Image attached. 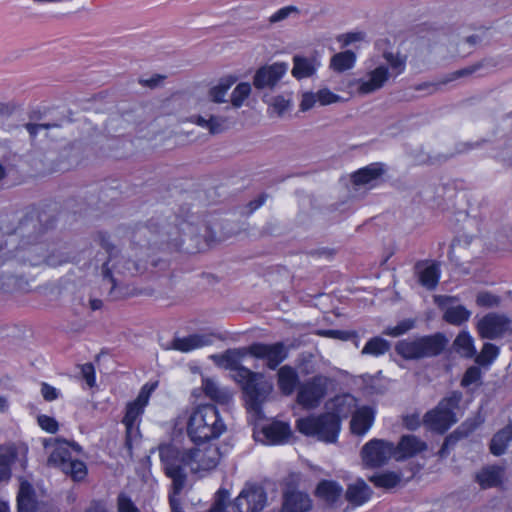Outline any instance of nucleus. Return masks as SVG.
Here are the masks:
<instances>
[{
  "label": "nucleus",
  "mask_w": 512,
  "mask_h": 512,
  "mask_svg": "<svg viewBox=\"0 0 512 512\" xmlns=\"http://www.w3.org/2000/svg\"><path fill=\"white\" fill-rule=\"evenodd\" d=\"M235 82L236 78L232 76L222 78L217 85L210 88L209 97L215 103L225 102V96Z\"/></svg>",
  "instance_id": "40"
},
{
  "label": "nucleus",
  "mask_w": 512,
  "mask_h": 512,
  "mask_svg": "<svg viewBox=\"0 0 512 512\" xmlns=\"http://www.w3.org/2000/svg\"><path fill=\"white\" fill-rule=\"evenodd\" d=\"M81 374L89 387L96 383L95 368L92 363H85L81 366Z\"/></svg>",
  "instance_id": "56"
},
{
  "label": "nucleus",
  "mask_w": 512,
  "mask_h": 512,
  "mask_svg": "<svg viewBox=\"0 0 512 512\" xmlns=\"http://www.w3.org/2000/svg\"><path fill=\"white\" fill-rule=\"evenodd\" d=\"M356 61V55L351 50L335 54L330 61V67L336 72H344L351 69Z\"/></svg>",
  "instance_id": "37"
},
{
  "label": "nucleus",
  "mask_w": 512,
  "mask_h": 512,
  "mask_svg": "<svg viewBox=\"0 0 512 512\" xmlns=\"http://www.w3.org/2000/svg\"><path fill=\"white\" fill-rule=\"evenodd\" d=\"M148 403V394L145 393L144 388L141 390L137 399L127 405L126 413L123 418V423L126 426L127 433L137 424L138 419L144 412V408Z\"/></svg>",
  "instance_id": "28"
},
{
  "label": "nucleus",
  "mask_w": 512,
  "mask_h": 512,
  "mask_svg": "<svg viewBox=\"0 0 512 512\" xmlns=\"http://www.w3.org/2000/svg\"><path fill=\"white\" fill-rule=\"evenodd\" d=\"M370 481L376 486L385 489H391L396 487L400 481L401 476L395 472H383L373 475Z\"/></svg>",
  "instance_id": "42"
},
{
  "label": "nucleus",
  "mask_w": 512,
  "mask_h": 512,
  "mask_svg": "<svg viewBox=\"0 0 512 512\" xmlns=\"http://www.w3.org/2000/svg\"><path fill=\"white\" fill-rule=\"evenodd\" d=\"M499 352L496 345L485 343L480 354L476 356V362L480 365H489L498 357Z\"/></svg>",
  "instance_id": "44"
},
{
  "label": "nucleus",
  "mask_w": 512,
  "mask_h": 512,
  "mask_svg": "<svg viewBox=\"0 0 512 512\" xmlns=\"http://www.w3.org/2000/svg\"><path fill=\"white\" fill-rule=\"evenodd\" d=\"M458 438L455 437L454 435H449L448 437L445 438L443 444H442V447L439 451V455L441 457H444L448 454V450L451 446L455 445L456 442H457Z\"/></svg>",
  "instance_id": "62"
},
{
  "label": "nucleus",
  "mask_w": 512,
  "mask_h": 512,
  "mask_svg": "<svg viewBox=\"0 0 512 512\" xmlns=\"http://www.w3.org/2000/svg\"><path fill=\"white\" fill-rule=\"evenodd\" d=\"M45 448L53 447L48 458V463L59 468L69 475L74 481H81L87 475V467L84 462L72 459L69 450V441L62 438H47L43 440Z\"/></svg>",
  "instance_id": "8"
},
{
  "label": "nucleus",
  "mask_w": 512,
  "mask_h": 512,
  "mask_svg": "<svg viewBox=\"0 0 512 512\" xmlns=\"http://www.w3.org/2000/svg\"><path fill=\"white\" fill-rule=\"evenodd\" d=\"M403 424L409 430H416L420 426L418 414H410L403 417Z\"/></svg>",
  "instance_id": "61"
},
{
  "label": "nucleus",
  "mask_w": 512,
  "mask_h": 512,
  "mask_svg": "<svg viewBox=\"0 0 512 512\" xmlns=\"http://www.w3.org/2000/svg\"><path fill=\"white\" fill-rule=\"evenodd\" d=\"M185 489L186 487L176 489L175 485H170L168 498L171 512H184L180 496Z\"/></svg>",
  "instance_id": "46"
},
{
  "label": "nucleus",
  "mask_w": 512,
  "mask_h": 512,
  "mask_svg": "<svg viewBox=\"0 0 512 512\" xmlns=\"http://www.w3.org/2000/svg\"><path fill=\"white\" fill-rule=\"evenodd\" d=\"M214 333H195L186 337H176L171 342L170 348L187 353L195 349L210 346L216 339Z\"/></svg>",
  "instance_id": "20"
},
{
  "label": "nucleus",
  "mask_w": 512,
  "mask_h": 512,
  "mask_svg": "<svg viewBox=\"0 0 512 512\" xmlns=\"http://www.w3.org/2000/svg\"><path fill=\"white\" fill-rule=\"evenodd\" d=\"M480 378H481L480 368L477 366H471L466 370V372L461 380V385L463 387H468L472 384L477 383L480 380Z\"/></svg>",
  "instance_id": "52"
},
{
  "label": "nucleus",
  "mask_w": 512,
  "mask_h": 512,
  "mask_svg": "<svg viewBox=\"0 0 512 512\" xmlns=\"http://www.w3.org/2000/svg\"><path fill=\"white\" fill-rule=\"evenodd\" d=\"M356 407V399L350 394L336 396L333 399V412L340 420L347 418Z\"/></svg>",
  "instance_id": "30"
},
{
  "label": "nucleus",
  "mask_w": 512,
  "mask_h": 512,
  "mask_svg": "<svg viewBox=\"0 0 512 512\" xmlns=\"http://www.w3.org/2000/svg\"><path fill=\"white\" fill-rule=\"evenodd\" d=\"M471 316V312L463 305L448 307L443 315V319L452 325H461L468 321Z\"/></svg>",
  "instance_id": "39"
},
{
  "label": "nucleus",
  "mask_w": 512,
  "mask_h": 512,
  "mask_svg": "<svg viewBox=\"0 0 512 512\" xmlns=\"http://www.w3.org/2000/svg\"><path fill=\"white\" fill-rule=\"evenodd\" d=\"M199 218L188 212L182 215L157 216L146 224L136 225L128 231L132 244L140 247H157L159 249H184L193 252L207 242L208 227L203 225L201 233Z\"/></svg>",
  "instance_id": "1"
},
{
  "label": "nucleus",
  "mask_w": 512,
  "mask_h": 512,
  "mask_svg": "<svg viewBox=\"0 0 512 512\" xmlns=\"http://www.w3.org/2000/svg\"><path fill=\"white\" fill-rule=\"evenodd\" d=\"M317 102L321 105H329L342 100L341 96L333 93L328 88L320 89L316 92Z\"/></svg>",
  "instance_id": "49"
},
{
  "label": "nucleus",
  "mask_w": 512,
  "mask_h": 512,
  "mask_svg": "<svg viewBox=\"0 0 512 512\" xmlns=\"http://www.w3.org/2000/svg\"><path fill=\"white\" fill-rule=\"evenodd\" d=\"M254 437L268 445L285 443L288 439V424L282 421H272L260 430L254 431Z\"/></svg>",
  "instance_id": "18"
},
{
  "label": "nucleus",
  "mask_w": 512,
  "mask_h": 512,
  "mask_svg": "<svg viewBox=\"0 0 512 512\" xmlns=\"http://www.w3.org/2000/svg\"><path fill=\"white\" fill-rule=\"evenodd\" d=\"M343 494L349 504L359 507L371 499L373 492L363 479L358 478L347 486Z\"/></svg>",
  "instance_id": "26"
},
{
  "label": "nucleus",
  "mask_w": 512,
  "mask_h": 512,
  "mask_svg": "<svg viewBox=\"0 0 512 512\" xmlns=\"http://www.w3.org/2000/svg\"><path fill=\"white\" fill-rule=\"evenodd\" d=\"M329 378L324 375H315L299 384L297 388V403L304 409L317 408L328 391Z\"/></svg>",
  "instance_id": "12"
},
{
  "label": "nucleus",
  "mask_w": 512,
  "mask_h": 512,
  "mask_svg": "<svg viewBox=\"0 0 512 512\" xmlns=\"http://www.w3.org/2000/svg\"><path fill=\"white\" fill-rule=\"evenodd\" d=\"M418 268V274H419V282L422 286L426 287L429 290H433L436 288L439 279H440V269L438 264L432 263L429 265H426L424 268Z\"/></svg>",
  "instance_id": "31"
},
{
  "label": "nucleus",
  "mask_w": 512,
  "mask_h": 512,
  "mask_svg": "<svg viewBox=\"0 0 512 512\" xmlns=\"http://www.w3.org/2000/svg\"><path fill=\"white\" fill-rule=\"evenodd\" d=\"M316 335L341 341L355 340V345L358 346V334L354 330L319 329Z\"/></svg>",
  "instance_id": "41"
},
{
  "label": "nucleus",
  "mask_w": 512,
  "mask_h": 512,
  "mask_svg": "<svg viewBox=\"0 0 512 512\" xmlns=\"http://www.w3.org/2000/svg\"><path fill=\"white\" fill-rule=\"evenodd\" d=\"M511 320L504 314L488 313L477 323V331L483 339H499L510 330Z\"/></svg>",
  "instance_id": "15"
},
{
  "label": "nucleus",
  "mask_w": 512,
  "mask_h": 512,
  "mask_svg": "<svg viewBox=\"0 0 512 512\" xmlns=\"http://www.w3.org/2000/svg\"><path fill=\"white\" fill-rule=\"evenodd\" d=\"M19 512H44L45 504L36 500L35 490L28 482H22L17 495Z\"/></svg>",
  "instance_id": "24"
},
{
  "label": "nucleus",
  "mask_w": 512,
  "mask_h": 512,
  "mask_svg": "<svg viewBox=\"0 0 512 512\" xmlns=\"http://www.w3.org/2000/svg\"><path fill=\"white\" fill-rule=\"evenodd\" d=\"M288 17V6L282 7L276 13L270 16L269 20L271 23L278 22L280 20H284Z\"/></svg>",
  "instance_id": "64"
},
{
  "label": "nucleus",
  "mask_w": 512,
  "mask_h": 512,
  "mask_svg": "<svg viewBox=\"0 0 512 512\" xmlns=\"http://www.w3.org/2000/svg\"><path fill=\"white\" fill-rule=\"evenodd\" d=\"M162 470L175 488L187 487L188 473H191L189 447L178 443H162L157 447Z\"/></svg>",
  "instance_id": "5"
},
{
  "label": "nucleus",
  "mask_w": 512,
  "mask_h": 512,
  "mask_svg": "<svg viewBox=\"0 0 512 512\" xmlns=\"http://www.w3.org/2000/svg\"><path fill=\"white\" fill-rule=\"evenodd\" d=\"M265 201H266L265 194H261L256 199L251 200L248 203L249 212L252 213L255 210H257L258 208H260L265 203Z\"/></svg>",
  "instance_id": "63"
},
{
  "label": "nucleus",
  "mask_w": 512,
  "mask_h": 512,
  "mask_svg": "<svg viewBox=\"0 0 512 512\" xmlns=\"http://www.w3.org/2000/svg\"><path fill=\"white\" fill-rule=\"evenodd\" d=\"M414 326H415L414 320L405 319V320H402L401 322H399L396 326L387 328L385 330V334L392 336V337H398V336L405 334L412 328H414Z\"/></svg>",
  "instance_id": "48"
},
{
  "label": "nucleus",
  "mask_w": 512,
  "mask_h": 512,
  "mask_svg": "<svg viewBox=\"0 0 512 512\" xmlns=\"http://www.w3.org/2000/svg\"><path fill=\"white\" fill-rule=\"evenodd\" d=\"M344 493L342 485L335 480L323 479L318 482L314 495L329 507H335Z\"/></svg>",
  "instance_id": "22"
},
{
  "label": "nucleus",
  "mask_w": 512,
  "mask_h": 512,
  "mask_svg": "<svg viewBox=\"0 0 512 512\" xmlns=\"http://www.w3.org/2000/svg\"><path fill=\"white\" fill-rule=\"evenodd\" d=\"M189 447L191 474L203 477L214 470L220 462L221 452L217 445L206 443H194Z\"/></svg>",
  "instance_id": "11"
},
{
  "label": "nucleus",
  "mask_w": 512,
  "mask_h": 512,
  "mask_svg": "<svg viewBox=\"0 0 512 512\" xmlns=\"http://www.w3.org/2000/svg\"><path fill=\"white\" fill-rule=\"evenodd\" d=\"M250 355L266 360V366L275 370L287 357V351L282 342L274 344L253 343L250 345Z\"/></svg>",
  "instance_id": "16"
},
{
  "label": "nucleus",
  "mask_w": 512,
  "mask_h": 512,
  "mask_svg": "<svg viewBox=\"0 0 512 512\" xmlns=\"http://www.w3.org/2000/svg\"><path fill=\"white\" fill-rule=\"evenodd\" d=\"M375 420V412L369 406L358 408L352 415L350 422L351 432L355 435L364 436L372 427Z\"/></svg>",
  "instance_id": "27"
},
{
  "label": "nucleus",
  "mask_w": 512,
  "mask_h": 512,
  "mask_svg": "<svg viewBox=\"0 0 512 512\" xmlns=\"http://www.w3.org/2000/svg\"><path fill=\"white\" fill-rule=\"evenodd\" d=\"M321 67L320 55L313 51L309 55L296 54L293 57L291 74L297 80L313 77Z\"/></svg>",
  "instance_id": "17"
},
{
  "label": "nucleus",
  "mask_w": 512,
  "mask_h": 512,
  "mask_svg": "<svg viewBox=\"0 0 512 512\" xmlns=\"http://www.w3.org/2000/svg\"><path fill=\"white\" fill-rule=\"evenodd\" d=\"M250 355V346L227 349L223 353L213 354L210 359L220 368L233 372L232 378L243 391L248 413L255 418L263 417V404L273 390L272 383L259 372H253L242 365L243 359Z\"/></svg>",
  "instance_id": "2"
},
{
  "label": "nucleus",
  "mask_w": 512,
  "mask_h": 512,
  "mask_svg": "<svg viewBox=\"0 0 512 512\" xmlns=\"http://www.w3.org/2000/svg\"><path fill=\"white\" fill-rule=\"evenodd\" d=\"M316 102H317L316 93H313V92L304 93L302 96L301 104H300L301 110L307 111V110L311 109L315 105Z\"/></svg>",
  "instance_id": "60"
},
{
  "label": "nucleus",
  "mask_w": 512,
  "mask_h": 512,
  "mask_svg": "<svg viewBox=\"0 0 512 512\" xmlns=\"http://www.w3.org/2000/svg\"><path fill=\"white\" fill-rule=\"evenodd\" d=\"M394 450L395 446L392 442L382 439H371L362 448V460L368 467H381L395 455Z\"/></svg>",
  "instance_id": "13"
},
{
  "label": "nucleus",
  "mask_w": 512,
  "mask_h": 512,
  "mask_svg": "<svg viewBox=\"0 0 512 512\" xmlns=\"http://www.w3.org/2000/svg\"><path fill=\"white\" fill-rule=\"evenodd\" d=\"M202 388L205 395L211 400L220 403L227 404L232 399L230 390L226 387H222L213 379H203Z\"/></svg>",
  "instance_id": "29"
},
{
  "label": "nucleus",
  "mask_w": 512,
  "mask_h": 512,
  "mask_svg": "<svg viewBox=\"0 0 512 512\" xmlns=\"http://www.w3.org/2000/svg\"><path fill=\"white\" fill-rule=\"evenodd\" d=\"M267 494L258 484H246L234 500L238 512H261L266 506Z\"/></svg>",
  "instance_id": "14"
},
{
  "label": "nucleus",
  "mask_w": 512,
  "mask_h": 512,
  "mask_svg": "<svg viewBox=\"0 0 512 512\" xmlns=\"http://www.w3.org/2000/svg\"><path fill=\"white\" fill-rule=\"evenodd\" d=\"M278 384L282 393L288 395V365H284L279 369Z\"/></svg>",
  "instance_id": "59"
},
{
  "label": "nucleus",
  "mask_w": 512,
  "mask_h": 512,
  "mask_svg": "<svg viewBox=\"0 0 512 512\" xmlns=\"http://www.w3.org/2000/svg\"><path fill=\"white\" fill-rule=\"evenodd\" d=\"M364 37L365 34L363 32H349L339 35L337 41L340 42L343 47H346L354 42L362 41Z\"/></svg>",
  "instance_id": "55"
},
{
  "label": "nucleus",
  "mask_w": 512,
  "mask_h": 512,
  "mask_svg": "<svg viewBox=\"0 0 512 512\" xmlns=\"http://www.w3.org/2000/svg\"><path fill=\"white\" fill-rule=\"evenodd\" d=\"M251 93V85L247 82L239 83L231 94V104L235 108H240Z\"/></svg>",
  "instance_id": "43"
},
{
  "label": "nucleus",
  "mask_w": 512,
  "mask_h": 512,
  "mask_svg": "<svg viewBox=\"0 0 512 512\" xmlns=\"http://www.w3.org/2000/svg\"><path fill=\"white\" fill-rule=\"evenodd\" d=\"M312 507V499L307 493L290 491V512H309Z\"/></svg>",
  "instance_id": "38"
},
{
  "label": "nucleus",
  "mask_w": 512,
  "mask_h": 512,
  "mask_svg": "<svg viewBox=\"0 0 512 512\" xmlns=\"http://www.w3.org/2000/svg\"><path fill=\"white\" fill-rule=\"evenodd\" d=\"M288 108V101L283 97H276L269 108L271 114H275L277 116H282L286 109Z\"/></svg>",
  "instance_id": "57"
},
{
  "label": "nucleus",
  "mask_w": 512,
  "mask_h": 512,
  "mask_svg": "<svg viewBox=\"0 0 512 512\" xmlns=\"http://www.w3.org/2000/svg\"><path fill=\"white\" fill-rule=\"evenodd\" d=\"M118 512H140L132 499L125 493H120L117 497Z\"/></svg>",
  "instance_id": "50"
},
{
  "label": "nucleus",
  "mask_w": 512,
  "mask_h": 512,
  "mask_svg": "<svg viewBox=\"0 0 512 512\" xmlns=\"http://www.w3.org/2000/svg\"><path fill=\"white\" fill-rule=\"evenodd\" d=\"M448 343L442 333H435L415 339L401 340L396 345V352L405 359L416 360L438 356Z\"/></svg>",
  "instance_id": "9"
},
{
  "label": "nucleus",
  "mask_w": 512,
  "mask_h": 512,
  "mask_svg": "<svg viewBox=\"0 0 512 512\" xmlns=\"http://www.w3.org/2000/svg\"><path fill=\"white\" fill-rule=\"evenodd\" d=\"M384 171L383 164L371 163L354 172L351 176L352 182L356 186H365L371 189L376 186Z\"/></svg>",
  "instance_id": "23"
},
{
  "label": "nucleus",
  "mask_w": 512,
  "mask_h": 512,
  "mask_svg": "<svg viewBox=\"0 0 512 512\" xmlns=\"http://www.w3.org/2000/svg\"><path fill=\"white\" fill-rule=\"evenodd\" d=\"M455 351L463 357L472 358L476 355L474 340L469 332L462 331L454 340Z\"/></svg>",
  "instance_id": "34"
},
{
  "label": "nucleus",
  "mask_w": 512,
  "mask_h": 512,
  "mask_svg": "<svg viewBox=\"0 0 512 512\" xmlns=\"http://www.w3.org/2000/svg\"><path fill=\"white\" fill-rule=\"evenodd\" d=\"M227 129L226 119L221 116L210 115L207 130L210 134H220Z\"/></svg>",
  "instance_id": "51"
},
{
  "label": "nucleus",
  "mask_w": 512,
  "mask_h": 512,
  "mask_svg": "<svg viewBox=\"0 0 512 512\" xmlns=\"http://www.w3.org/2000/svg\"><path fill=\"white\" fill-rule=\"evenodd\" d=\"M46 228L43 227L41 221L34 215H26L20 222L14 233L9 237V244L15 243L17 237H21L19 248L26 250L33 248V252L39 253L40 259H29L32 265L46 262L48 265H57L66 261H55L52 256L43 253L42 245L38 247V239ZM8 241L4 243L0 241V249L6 248Z\"/></svg>",
  "instance_id": "6"
},
{
  "label": "nucleus",
  "mask_w": 512,
  "mask_h": 512,
  "mask_svg": "<svg viewBox=\"0 0 512 512\" xmlns=\"http://www.w3.org/2000/svg\"><path fill=\"white\" fill-rule=\"evenodd\" d=\"M297 430L326 443H334L341 430V420L334 413L326 412L320 415H310L296 421Z\"/></svg>",
  "instance_id": "7"
},
{
  "label": "nucleus",
  "mask_w": 512,
  "mask_h": 512,
  "mask_svg": "<svg viewBox=\"0 0 512 512\" xmlns=\"http://www.w3.org/2000/svg\"><path fill=\"white\" fill-rule=\"evenodd\" d=\"M391 344L386 339L376 336L367 341L363 347L361 354L379 357L389 351Z\"/></svg>",
  "instance_id": "36"
},
{
  "label": "nucleus",
  "mask_w": 512,
  "mask_h": 512,
  "mask_svg": "<svg viewBox=\"0 0 512 512\" xmlns=\"http://www.w3.org/2000/svg\"><path fill=\"white\" fill-rule=\"evenodd\" d=\"M16 458V452L13 447L0 446V471H7L8 480L11 477L10 465Z\"/></svg>",
  "instance_id": "45"
},
{
  "label": "nucleus",
  "mask_w": 512,
  "mask_h": 512,
  "mask_svg": "<svg viewBox=\"0 0 512 512\" xmlns=\"http://www.w3.org/2000/svg\"><path fill=\"white\" fill-rule=\"evenodd\" d=\"M459 401L460 396L456 394L444 398L435 409L425 414L424 424L432 431L444 433L457 421L454 410Z\"/></svg>",
  "instance_id": "10"
},
{
  "label": "nucleus",
  "mask_w": 512,
  "mask_h": 512,
  "mask_svg": "<svg viewBox=\"0 0 512 512\" xmlns=\"http://www.w3.org/2000/svg\"><path fill=\"white\" fill-rule=\"evenodd\" d=\"M38 424L43 430H45L48 433H56L59 428L56 419L47 415L38 416Z\"/></svg>",
  "instance_id": "54"
},
{
  "label": "nucleus",
  "mask_w": 512,
  "mask_h": 512,
  "mask_svg": "<svg viewBox=\"0 0 512 512\" xmlns=\"http://www.w3.org/2000/svg\"><path fill=\"white\" fill-rule=\"evenodd\" d=\"M59 123H27L25 128L28 131L30 138L34 139L40 130H49L51 128H59Z\"/></svg>",
  "instance_id": "53"
},
{
  "label": "nucleus",
  "mask_w": 512,
  "mask_h": 512,
  "mask_svg": "<svg viewBox=\"0 0 512 512\" xmlns=\"http://www.w3.org/2000/svg\"><path fill=\"white\" fill-rule=\"evenodd\" d=\"M95 241L103 249L93 260L95 269H100L101 289L111 300L118 299L123 295L125 279L139 273L143 265L120 255L107 233L99 232Z\"/></svg>",
  "instance_id": "3"
},
{
  "label": "nucleus",
  "mask_w": 512,
  "mask_h": 512,
  "mask_svg": "<svg viewBox=\"0 0 512 512\" xmlns=\"http://www.w3.org/2000/svg\"><path fill=\"white\" fill-rule=\"evenodd\" d=\"M41 395L46 401L50 402L56 400L59 397L60 391L48 383L43 382L41 384Z\"/></svg>",
  "instance_id": "58"
},
{
  "label": "nucleus",
  "mask_w": 512,
  "mask_h": 512,
  "mask_svg": "<svg viewBox=\"0 0 512 512\" xmlns=\"http://www.w3.org/2000/svg\"><path fill=\"white\" fill-rule=\"evenodd\" d=\"M512 440V426H506L498 431L490 443V451L495 456L504 454L509 442Z\"/></svg>",
  "instance_id": "32"
},
{
  "label": "nucleus",
  "mask_w": 512,
  "mask_h": 512,
  "mask_svg": "<svg viewBox=\"0 0 512 512\" xmlns=\"http://www.w3.org/2000/svg\"><path fill=\"white\" fill-rule=\"evenodd\" d=\"M390 78L389 70L386 65L381 64L370 71L365 78L359 79L358 92L361 94H370L381 89Z\"/></svg>",
  "instance_id": "21"
},
{
  "label": "nucleus",
  "mask_w": 512,
  "mask_h": 512,
  "mask_svg": "<svg viewBox=\"0 0 512 512\" xmlns=\"http://www.w3.org/2000/svg\"><path fill=\"white\" fill-rule=\"evenodd\" d=\"M383 58L387 63L390 77H397L405 71L407 58L399 52H384Z\"/></svg>",
  "instance_id": "35"
},
{
  "label": "nucleus",
  "mask_w": 512,
  "mask_h": 512,
  "mask_svg": "<svg viewBox=\"0 0 512 512\" xmlns=\"http://www.w3.org/2000/svg\"><path fill=\"white\" fill-rule=\"evenodd\" d=\"M427 444L415 435H403L395 447L394 453L397 460L414 457L425 451Z\"/></svg>",
  "instance_id": "25"
},
{
  "label": "nucleus",
  "mask_w": 512,
  "mask_h": 512,
  "mask_svg": "<svg viewBox=\"0 0 512 512\" xmlns=\"http://www.w3.org/2000/svg\"><path fill=\"white\" fill-rule=\"evenodd\" d=\"M500 302V297L490 292H480L476 296V304L479 307L493 308L499 306Z\"/></svg>",
  "instance_id": "47"
},
{
  "label": "nucleus",
  "mask_w": 512,
  "mask_h": 512,
  "mask_svg": "<svg viewBox=\"0 0 512 512\" xmlns=\"http://www.w3.org/2000/svg\"><path fill=\"white\" fill-rule=\"evenodd\" d=\"M285 73L286 64L284 62L263 66L255 73L253 85L257 89L273 88Z\"/></svg>",
  "instance_id": "19"
},
{
  "label": "nucleus",
  "mask_w": 512,
  "mask_h": 512,
  "mask_svg": "<svg viewBox=\"0 0 512 512\" xmlns=\"http://www.w3.org/2000/svg\"><path fill=\"white\" fill-rule=\"evenodd\" d=\"M226 430L227 426L218 409L211 404L198 406L187 423V433L193 443L218 439Z\"/></svg>",
  "instance_id": "4"
},
{
  "label": "nucleus",
  "mask_w": 512,
  "mask_h": 512,
  "mask_svg": "<svg viewBox=\"0 0 512 512\" xmlns=\"http://www.w3.org/2000/svg\"><path fill=\"white\" fill-rule=\"evenodd\" d=\"M502 468L497 466L482 469L476 476L477 482L484 489L497 486L501 482Z\"/></svg>",
  "instance_id": "33"
}]
</instances>
